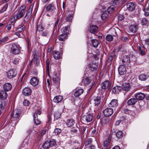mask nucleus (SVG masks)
I'll use <instances>...</instances> for the list:
<instances>
[{
  "instance_id": "obj_1",
  "label": "nucleus",
  "mask_w": 149,
  "mask_h": 149,
  "mask_svg": "<svg viewBox=\"0 0 149 149\" xmlns=\"http://www.w3.org/2000/svg\"><path fill=\"white\" fill-rule=\"evenodd\" d=\"M116 9L115 6L112 5L110 6L107 9V11H103V24L104 22H107L108 23V20L109 19L108 13H111L115 11ZM104 24H103V25Z\"/></svg>"
},
{
  "instance_id": "obj_2",
  "label": "nucleus",
  "mask_w": 149,
  "mask_h": 149,
  "mask_svg": "<svg viewBox=\"0 0 149 149\" xmlns=\"http://www.w3.org/2000/svg\"><path fill=\"white\" fill-rule=\"evenodd\" d=\"M21 111L19 109H15L13 110V115L11 114V119L12 123L15 125L16 124L19 119Z\"/></svg>"
},
{
  "instance_id": "obj_3",
  "label": "nucleus",
  "mask_w": 149,
  "mask_h": 149,
  "mask_svg": "<svg viewBox=\"0 0 149 149\" xmlns=\"http://www.w3.org/2000/svg\"><path fill=\"white\" fill-rule=\"evenodd\" d=\"M25 10V8L19 10L14 15L12 16L10 19L11 23H14L16 21L22 18L23 15V13Z\"/></svg>"
},
{
  "instance_id": "obj_4",
  "label": "nucleus",
  "mask_w": 149,
  "mask_h": 149,
  "mask_svg": "<svg viewBox=\"0 0 149 149\" xmlns=\"http://www.w3.org/2000/svg\"><path fill=\"white\" fill-rule=\"evenodd\" d=\"M10 53L14 55L18 54L20 52L21 47L19 45L16 43H12L10 45Z\"/></svg>"
},
{
  "instance_id": "obj_5",
  "label": "nucleus",
  "mask_w": 149,
  "mask_h": 149,
  "mask_svg": "<svg viewBox=\"0 0 149 149\" xmlns=\"http://www.w3.org/2000/svg\"><path fill=\"white\" fill-rule=\"evenodd\" d=\"M57 3L53 2L49 4H46L45 7V9L46 12L53 13L56 9Z\"/></svg>"
},
{
  "instance_id": "obj_6",
  "label": "nucleus",
  "mask_w": 149,
  "mask_h": 149,
  "mask_svg": "<svg viewBox=\"0 0 149 149\" xmlns=\"http://www.w3.org/2000/svg\"><path fill=\"white\" fill-rule=\"evenodd\" d=\"M41 112L40 109L37 110L34 113L33 116V120L34 123L36 125L40 124L41 122L38 118V115H39L41 114Z\"/></svg>"
},
{
  "instance_id": "obj_7",
  "label": "nucleus",
  "mask_w": 149,
  "mask_h": 149,
  "mask_svg": "<svg viewBox=\"0 0 149 149\" xmlns=\"http://www.w3.org/2000/svg\"><path fill=\"white\" fill-rule=\"evenodd\" d=\"M33 58L32 59L35 66H38L40 63V59L39 56L35 52L33 54Z\"/></svg>"
},
{
  "instance_id": "obj_8",
  "label": "nucleus",
  "mask_w": 149,
  "mask_h": 149,
  "mask_svg": "<svg viewBox=\"0 0 149 149\" xmlns=\"http://www.w3.org/2000/svg\"><path fill=\"white\" fill-rule=\"evenodd\" d=\"M39 79L35 76L32 77L29 81L30 84L33 87L37 86L39 84Z\"/></svg>"
},
{
  "instance_id": "obj_9",
  "label": "nucleus",
  "mask_w": 149,
  "mask_h": 149,
  "mask_svg": "<svg viewBox=\"0 0 149 149\" xmlns=\"http://www.w3.org/2000/svg\"><path fill=\"white\" fill-rule=\"evenodd\" d=\"M88 30L90 33L95 34L98 31V27L96 25L90 24Z\"/></svg>"
},
{
  "instance_id": "obj_10",
  "label": "nucleus",
  "mask_w": 149,
  "mask_h": 149,
  "mask_svg": "<svg viewBox=\"0 0 149 149\" xmlns=\"http://www.w3.org/2000/svg\"><path fill=\"white\" fill-rule=\"evenodd\" d=\"M32 93L31 89L29 87L24 88L22 90V93L25 96H29Z\"/></svg>"
},
{
  "instance_id": "obj_11",
  "label": "nucleus",
  "mask_w": 149,
  "mask_h": 149,
  "mask_svg": "<svg viewBox=\"0 0 149 149\" xmlns=\"http://www.w3.org/2000/svg\"><path fill=\"white\" fill-rule=\"evenodd\" d=\"M33 7V6H32L31 5L30 6L27 13L26 14L25 16L24 17V21H25V19L26 20H28L31 18V13Z\"/></svg>"
},
{
  "instance_id": "obj_12",
  "label": "nucleus",
  "mask_w": 149,
  "mask_h": 149,
  "mask_svg": "<svg viewBox=\"0 0 149 149\" xmlns=\"http://www.w3.org/2000/svg\"><path fill=\"white\" fill-rule=\"evenodd\" d=\"M7 73V77L11 79L16 76L17 73L14 70H10Z\"/></svg>"
},
{
  "instance_id": "obj_13",
  "label": "nucleus",
  "mask_w": 149,
  "mask_h": 149,
  "mask_svg": "<svg viewBox=\"0 0 149 149\" xmlns=\"http://www.w3.org/2000/svg\"><path fill=\"white\" fill-rule=\"evenodd\" d=\"M118 71L120 75H123L125 74L126 72L125 66L123 65H120L118 68Z\"/></svg>"
},
{
  "instance_id": "obj_14",
  "label": "nucleus",
  "mask_w": 149,
  "mask_h": 149,
  "mask_svg": "<svg viewBox=\"0 0 149 149\" xmlns=\"http://www.w3.org/2000/svg\"><path fill=\"white\" fill-rule=\"evenodd\" d=\"M97 66L96 63H92L88 65V68L87 69L91 70V72H93L97 70Z\"/></svg>"
},
{
  "instance_id": "obj_15",
  "label": "nucleus",
  "mask_w": 149,
  "mask_h": 149,
  "mask_svg": "<svg viewBox=\"0 0 149 149\" xmlns=\"http://www.w3.org/2000/svg\"><path fill=\"white\" fill-rule=\"evenodd\" d=\"M113 109L109 108L106 109L103 111V113L104 115L108 117L111 116L113 114Z\"/></svg>"
},
{
  "instance_id": "obj_16",
  "label": "nucleus",
  "mask_w": 149,
  "mask_h": 149,
  "mask_svg": "<svg viewBox=\"0 0 149 149\" xmlns=\"http://www.w3.org/2000/svg\"><path fill=\"white\" fill-rule=\"evenodd\" d=\"M134 96L136 99L138 100H142L145 97V95L144 94L141 92H138L134 94Z\"/></svg>"
},
{
  "instance_id": "obj_17",
  "label": "nucleus",
  "mask_w": 149,
  "mask_h": 149,
  "mask_svg": "<svg viewBox=\"0 0 149 149\" xmlns=\"http://www.w3.org/2000/svg\"><path fill=\"white\" fill-rule=\"evenodd\" d=\"M113 32V33L111 34H109L107 35L106 37V40L109 41H111L113 39V36H116V33L114 29L111 30Z\"/></svg>"
},
{
  "instance_id": "obj_18",
  "label": "nucleus",
  "mask_w": 149,
  "mask_h": 149,
  "mask_svg": "<svg viewBox=\"0 0 149 149\" xmlns=\"http://www.w3.org/2000/svg\"><path fill=\"white\" fill-rule=\"evenodd\" d=\"M127 10L130 11H133L135 9V4L133 2H128L127 5Z\"/></svg>"
},
{
  "instance_id": "obj_19",
  "label": "nucleus",
  "mask_w": 149,
  "mask_h": 149,
  "mask_svg": "<svg viewBox=\"0 0 149 149\" xmlns=\"http://www.w3.org/2000/svg\"><path fill=\"white\" fill-rule=\"evenodd\" d=\"M122 62L124 65H126L129 64L130 60L129 57L128 56H125L122 58Z\"/></svg>"
},
{
  "instance_id": "obj_20",
  "label": "nucleus",
  "mask_w": 149,
  "mask_h": 149,
  "mask_svg": "<svg viewBox=\"0 0 149 149\" xmlns=\"http://www.w3.org/2000/svg\"><path fill=\"white\" fill-rule=\"evenodd\" d=\"M138 29V26L137 24L131 25L129 27L130 31L133 33H136Z\"/></svg>"
},
{
  "instance_id": "obj_21",
  "label": "nucleus",
  "mask_w": 149,
  "mask_h": 149,
  "mask_svg": "<svg viewBox=\"0 0 149 149\" xmlns=\"http://www.w3.org/2000/svg\"><path fill=\"white\" fill-rule=\"evenodd\" d=\"M74 12L72 11L70 13H69L68 15L66 16L65 17V20L67 22H68L71 23L72 22V19L73 17Z\"/></svg>"
},
{
  "instance_id": "obj_22",
  "label": "nucleus",
  "mask_w": 149,
  "mask_h": 149,
  "mask_svg": "<svg viewBox=\"0 0 149 149\" xmlns=\"http://www.w3.org/2000/svg\"><path fill=\"white\" fill-rule=\"evenodd\" d=\"M3 89L5 91H10L12 88V86L10 83H6L3 85Z\"/></svg>"
},
{
  "instance_id": "obj_23",
  "label": "nucleus",
  "mask_w": 149,
  "mask_h": 149,
  "mask_svg": "<svg viewBox=\"0 0 149 149\" xmlns=\"http://www.w3.org/2000/svg\"><path fill=\"white\" fill-rule=\"evenodd\" d=\"M70 23H69V25L67 26L64 27L63 29V34L68 35L70 33Z\"/></svg>"
},
{
  "instance_id": "obj_24",
  "label": "nucleus",
  "mask_w": 149,
  "mask_h": 149,
  "mask_svg": "<svg viewBox=\"0 0 149 149\" xmlns=\"http://www.w3.org/2000/svg\"><path fill=\"white\" fill-rule=\"evenodd\" d=\"M83 119L86 120L87 122H90L91 121L93 118V116L92 114H88L84 116L83 117Z\"/></svg>"
},
{
  "instance_id": "obj_25",
  "label": "nucleus",
  "mask_w": 149,
  "mask_h": 149,
  "mask_svg": "<svg viewBox=\"0 0 149 149\" xmlns=\"http://www.w3.org/2000/svg\"><path fill=\"white\" fill-rule=\"evenodd\" d=\"M8 95L7 93L4 91H1L0 92V99L2 100H5L7 97Z\"/></svg>"
},
{
  "instance_id": "obj_26",
  "label": "nucleus",
  "mask_w": 149,
  "mask_h": 149,
  "mask_svg": "<svg viewBox=\"0 0 149 149\" xmlns=\"http://www.w3.org/2000/svg\"><path fill=\"white\" fill-rule=\"evenodd\" d=\"M101 113L100 112L98 113L97 116V118L98 120L100 121V123L99 124L98 126V130H99V128L100 127V130H102V118H101Z\"/></svg>"
},
{
  "instance_id": "obj_27",
  "label": "nucleus",
  "mask_w": 149,
  "mask_h": 149,
  "mask_svg": "<svg viewBox=\"0 0 149 149\" xmlns=\"http://www.w3.org/2000/svg\"><path fill=\"white\" fill-rule=\"evenodd\" d=\"M101 113L100 112L98 113L97 116V118L98 120L100 121V123L99 124L98 126V130H99V128L100 127V130H102V118H101Z\"/></svg>"
},
{
  "instance_id": "obj_28",
  "label": "nucleus",
  "mask_w": 149,
  "mask_h": 149,
  "mask_svg": "<svg viewBox=\"0 0 149 149\" xmlns=\"http://www.w3.org/2000/svg\"><path fill=\"white\" fill-rule=\"evenodd\" d=\"M84 91V90L82 89H77L74 92V95L76 97H78L83 93Z\"/></svg>"
},
{
  "instance_id": "obj_29",
  "label": "nucleus",
  "mask_w": 149,
  "mask_h": 149,
  "mask_svg": "<svg viewBox=\"0 0 149 149\" xmlns=\"http://www.w3.org/2000/svg\"><path fill=\"white\" fill-rule=\"evenodd\" d=\"M60 78L59 77L57 76L55 73H54L52 77V80L55 84H57L58 85L59 83Z\"/></svg>"
},
{
  "instance_id": "obj_30",
  "label": "nucleus",
  "mask_w": 149,
  "mask_h": 149,
  "mask_svg": "<svg viewBox=\"0 0 149 149\" xmlns=\"http://www.w3.org/2000/svg\"><path fill=\"white\" fill-rule=\"evenodd\" d=\"M53 56L54 58L56 60L61 58L62 56L59 52L55 51L53 52Z\"/></svg>"
},
{
  "instance_id": "obj_31",
  "label": "nucleus",
  "mask_w": 149,
  "mask_h": 149,
  "mask_svg": "<svg viewBox=\"0 0 149 149\" xmlns=\"http://www.w3.org/2000/svg\"><path fill=\"white\" fill-rule=\"evenodd\" d=\"M110 87V84L109 81L106 80L103 82V89H107L108 90Z\"/></svg>"
},
{
  "instance_id": "obj_32",
  "label": "nucleus",
  "mask_w": 149,
  "mask_h": 149,
  "mask_svg": "<svg viewBox=\"0 0 149 149\" xmlns=\"http://www.w3.org/2000/svg\"><path fill=\"white\" fill-rule=\"evenodd\" d=\"M91 81V80L88 77H86L84 78L81 81V84L83 85H86L89 84Z\"/></svg>"
},
{
  "instance_id": "obj_33",
  "label": "nucleus",
  "mask_w": 149,
  "mask_h": 149,
  "mask_svg": "<svg viewBox=\"0 0 149 149\" xmlns=\"http://www.w3.org/2000/svg\"><path fill=\"white\" fill-rule=\"evenodd\" d=\"M122 90V88L120 86H116L114 87L112 89V92L114 93H118Z\"/></svg>"
},
{
  "instance_id": "obj_34",
  "label": "nucleus",
  "mask_w": 149,
  "mask_h": 149,
  "mask_svg": "<svg viewBox=\"0 0 149 149\" xmlns=\"http://www.w3.org/2000/svg\"><path fill=\"white\" fill-rule=\"evenodd\" d=\"M118 105V100L116 99L112 100L109 104L110 107H116Z\"/></svg>"
},
{
  "instance_id": "obj_35",
  "label": "nucleus",
  "mask_w": 149,
  "mask_h": 149,
  "mask_svg": "<svg viewBox=\"0 0 149 149\" xmlns=\"http://www.w3.org/2000/svg\"><path fill=\"white\" fill-rule=\"evenodd\" d=\"M137 102V99L135 98H132L128 101L127 103L128 105H134Z\"/></svg>"
},
{
  "instance_id": "obj_36",
  "label": "nucleus",
  "mask_w": 149,
  "mask_h": 149,
  "mask_svg": "<svg viewBox=\"0 0 149 149\" xmlns=\"http://www.w3.org/2000/svg\"><path fill=\"white\" fill-rule=\"evenodd\" d=\"M74 123V121L72 119H68L66 122V124L68 127H71Z\"/></svg>"
},
{
  "instance_id": "obj_37",
  "label": "nucleus",
  "mask_w": 149,
  "mask_h": 149,
  "mask_svg": "<svg viewBox=\"0 0 149 149\" xmlns=\"http://www.w3.org/2000/svg\"><path fill=\"white\" fill-rule=\"evenodd\" d=\"M67 35L65 34H62L60 35L58 37V39L60 41H65L67 38Z\"/></svg>"
},
{
  "instance_id": "obj_38",
  "label": "nucleus",
  "mask_w": 149,
  "mask_h": 149,
  "mask_svg": "<svg viewBox=\"0 0 149 149\" xmlns=\"http://www.w3.org/2000/svg\"><path fill=\"white\" fill-rule=\"evenodd\" d=\"M99 44V42L98 40L95 39L92 40L91 43L93 46L95 47H97Z\"/></svg>"
},
{
  "instance_id": "obj_39",
  "label": "nucleus",
  "mask_w": 149,
  "mask_h": 149,
  "mask_svg": "<svg viewBox=\"0 0 149 149\" xmlns=\"http://www.w3.org/2000/svg\"><path fill=\"white\" fill-rule=\"evenodd\" d=\"M130 85L129 83H124L121 86L122 89L126 91H128L130 89Z\"/></svg>"
},
{
  "instance_id": "obj_40",
  "label": "nucleus",
  "mask_w": 149,
  "mask_h": 149,
  "mask_svg": "<svg viewBox=\"0 0 149 149\" xmlns=\"http://www.w3.org/2000/svg\"><path fill=\"white\" fill-rule=\"evenodd\" d=\"M138 49L139 54L141 55H144L145 54V48L144 47L140 45L138 47Z\"/></svg>"
},
{
  "instance_id": "obj_41",
  "label": "nucleus",
  "mask_w": 149,
  "mask_h": 149,
  "mask_svg": "<svg viewBox=\"0 0 149 149\" xmlns=\"http://www.w3.org/2000/svg\"><path fill=\"white\" fill-rule=\"evenodd\" d=\"M63 99V97L61 96H56L53 99V101L56 103H59Z\"/></svg>"
},
{
  "instance_id": "obj_42",
  "label": "nucleus",
  "mask_w": 149,
  "mask_h": 149,
  "mask_svg": "<svg viewBox=\"0 0 149 149\" xmlns=\"http://www.w3.org/2000/svg\"><path fill=\"white\" fill-rule=\"evenodd\" d=\"M46 72L48 75H49L50 72L49 60L47 58L46 61Z\"/></svg>"
},
{
  "instance_id": "obj_43",
  "label": "nucleus",
  "mask_w": 149,
  "mask_h": 149,
  "mask_svg": "<svg viewBox=\"0 0 149 149\" xmlns=\"http://www.w3.org/2000/svg\"><path fill=\"white\" fill-rule=\"evenodd\" d=\"M110 120L109 118L108 117L104 118L103 120V124H104V125H109L110 123ZM104 125L103 124V125Z\"/></svg>"
},
{
  "instance_id": "obj_44",
  "label": "nucleus",
  "mask_w": 149,
  "mask_h": 149,
  "mask_svg": "<svg viewBox=\"0 0 149 149\" xmlns=\"http://www.w3.org/2000/svg\"><path fill=\"white\" fill-rule=\"evenodd\" d=\"M128 0H114L113 3L116 5L120 3L121 4H123L127 2Z\"/></svg>"
},
{
  "instance_id": "obj_45",
  "label": "nucleus",
  "mask_w": 149,
  "mask_h": 149,
  "mask_svg": "<svg viewBox=\"0 0 149 149\" xmlns=\"http://www.w3.org/2000/svg\"><path fill=\"white\" fill-rule=\"evenodd\" d=\"M25 29V25L24 24H23L20 27L18 28L17 30L19 32H20L21 33L23 34Z\"/></svg>"
},
{
  "instance_id": "obj_46",
  "label": "nucleus",
  "mask_w": 149,
  "mask_h": 149,
  "mask_svg": "<svg viewBox=\"0 0 149 149\" xmlns=\"http://www.w3.org/2000/svg\"><path fill=\"white\" fill-rule=\"evenodd\" d=\"M100 98L99 97H97L93 99V102L95 106L100 104Z\"/></svg>"
},
{
  "instance_id": "obj_47",
  "label": "nucleus",
  "mask_w": 149,
  "mask_h": 149,
  "mask_svg": "<svg viewBox=\"0 0 149 149\" xmlns=\"http://www.w3.org/2000/svg\"><path fill=\"white\" fill-rule=\"evenodd\" d=\"M148 78L147 76L144 74L140 75L139 77V79L141 81H145Z\"/></svg>"
},
{
  "instance_id": "obj_48",
  "label": "nucleus",
  "mask_w": 149,
  "mask_h": 149,
  "mask_svg": "<svg viewBox=\"0 0 149 149\" xmlns=\"http://www.w3.org/2000/svg\"><path fill=\"white\" fill-rule=\"evenodd\" d=\"M111 138V137L110 136H109L108 138V139L104 142L103 143L104 147H108V146L109 144Z\"/></svg>"
},
{
  "instance_id": "obj_49",
  "label": "nucleus",
  "mask_w": 149,
  "mask_h": 149,
  "mask_svg": "<svg viewBox=\"0 0 149 149\" xmlns=\"http://www.w3.org/2000/svg\"><path fill=\"white\" fill-rule=\"evenodd\" d=\"M49 142L50 144L49 145L50 147H52L53 146H56L57 145L56 141L54 139H52L50 140Z\"/></svg>"
},
{
  "instance_id": "obj_50",
  "label": "nucleus",
  "mask_w": 149,
  "mask_h": 149,
  "mask_svg": "<svg viewBox=\"0 0 149 149\" xmlns=\"http://www.w3.org/2000/svg\"><path fill=\"white\" fill-rule=\"evenodd\" d=\"M116 136L118 139L121 138L123 137V133L122 131H118L116 133Z\"/></svg>"
},
{
  "instance_id": "obj_51",
  "label": "nucleus",
  "mask_w": 149,
  "mask_h": 149,
  "mask_svg": "<svg viewBox=\"0 0 149 149\" xmlns=\"http://www.w3.org/2000/svg\"><path fill=\"white\" fill-rule=\"evenodd\" d=\"M8 3H6L5 5L3 6L1 10H0V14L2 13L4 11H6L8 7Z\"/></svg>"
},
{
  "instance_id": "obj_52",
  "label": "nucleus",
  "mask_w": 149,
  "mask_h": 149,
  "mask_svg": "<svg viewBox=\"0 0 149 149\" xmlns=\"http://www.w3.org/2000/svg\"><path fill=\"white\" fill-rule=\"evenodd\" d=\"M49 145V141H47L43 143L42 146L45 149H47L50 148Z\"/></svg>"
},
{
  "instance_id": "obj_53",
  "label": "nucleus",
  "mask_w": 149,
  "mask_h": 149,
  "mask_svg": "<svg viewBox=\"0 0 149 149\" xmlns=\"http://www.w3.org/2000/svg\"><path fill=\"white\" fill-rule=\"evenodd\" d=\"M9 38L8 37L6 36L0 39V45L2 44H4L8 40Z\"/></svg>"
},
{
  "instance_id": "obj_54",
  "label": "nucleus",
  "mask_w": 149,
  "mask_h": 149,
  "mask_svg": "<svg viewBox=\"0 0 149 149\" xmlns=\"http://www.w3.org/2000/svg\"><path fill=\"white\" fill-rule=\"evenodd\" d=\"M37 30L39 31H42L44 29V28L42 24L38 25L37 27Z\"/></svg>"
},
{
  "instance_id": "obj_55",
  "label": "nucleus",
  "mask_w": 149,
  "mask_h": 149,
  "mask_svg": "<svg viewBox=\"0 0 149 149\" xmlns=\"http://www.w3.org/2000/svg\"><path fill=\"white\" fill-rule=\"evenodd\" d=\"M113 56H114V54L113 53H111V54L109 57L106 62V63H110V64H111V63L113 60Z\"/></svg>"
},
{
  "instance_id": "obj_56",
  "label": "nucleus",
  "mask_w": 149,
  "mask_h": 149,
  "mask_svg": "<svg viewBox=\"0 0 149 149\" xmlns=\"http://www.w3.org/2000/svg\"><path fill=\"white\" fill-rule=\"evenodd\" d=\"M149 21L147 20L146 18H143L141 20V23L142 25H146V24H148Z\"/></svg>"
},
{
  "instance_id": "obj_57",
  "label": "nucleus",
  "mask_w": 149,
  "mask_h": 149,
  "mask_svg": "<svg viewBox=\"0 0 149 149\" xmlns=\"http://www.w3.org/2000/svg\"><path fill=\"white\" fill-rule=\"evenodd\" d=\"M108 68H106L105 69H104L103 71V76L104 75V77H107L108 78H109V73L108 72Z\"/></svg>"
},
{
  "instance_id": "obj_58",
  "label": "nucleus",
  "mask_w": 149,
  "mask_h": 149,
  "mask_svg": "<svg viewBox=\"0 0 149 149\" xmlns=\"http://www.w3.org/2000/svg\"><path fill=\"white\" fill-rule=\"evenodd\" d=\"M144 15L146 16L149 15V6L146 8L144 10Z\"/></svg>"
},
{
  "instance_id": "obj_59",
  "label": "nucleus",
  "mask_w": 149,
  "mask_h": 149,
  "mask_svg": "<svg viewBox=\"0 0 149 149\" xmlns=\"http://www.w3.org/2000/svg\"><path fill=\"white\" fill-rule=\"evenodd\" d=\"M93 141L92 139L91 138H88L87 139L86 143L85 145L88 146Z\"/></svg>"
},
{
  "instance_id": "obj_60",
  "label": "nucleus",
  "mask_w": 149,
  "mask_h": 149,
  "mask_svg": "<svg viewBox=\"0 0 149 149\" xmlns=\"http://www.w3.org/2000/svg\"><path fill=\"white\" fill-rule=\"evenodd\" d=\"M7 104V102L6 101H3L2 102L1 104L0 108L2 109H3L5 108V107Z\"/></svg>"
},
{
  "instance_id": "obj_61",
  "label": "nucleus",
  "mask_w": 149,
  "mask_h": 149,
  "mask_svg": "<svg viewBox=\"0 0 149 149\" xmlns=\"http://www.w3.org/2000/svg\"><path fill=\"white\" fill-rule=\"evenodd\" d=\"M55 134L58 135L61 132V130L60 129L56 128L54 131Z\"/></svg>"
},
{
  "instance_id": "obj_62",
  "label": "nucleus",
  "mask_w": 149,
  "mask_h": 149,
  "mask_svg": "<svg viewBox=\"0 0 149 149\" xmlns=\"http://www.w3.org/2000/svg\"><path fill=\"white\" fill-rule=\"evenodd\" d=\"M47 129L46 128H44L39 134V135L40 136H43L47 132Z\"/></svg>"
},
{
  "instance_id": "obj_63",
  "label": "nucleus",
  "mask_w": 149,
  "mask_h": 149,
  "mask_svg": "<svg viewBox=\"0 0 149 149\" xmlns=\"http://www.w3.org/2000/svg\"><path fill=\"white\" fill-rule=\"evenodd\" d=\"M49 34V32L47 31L46 30L42 32V35L43 36L47 37Z\"/></svg>"
},
{
  "instance_id": "obj_64",
  "label": "nucleus",
  "mask_w": 149,
  "mask_h": 149,
  "mask_svg": "<svg viewBox=\"0 0 149 149\" xmlns=\"http://www.w3.org/2000/svg\"><path fill=\"white\" fill-rule=\"evenodd\" d=\"M23 104L24 106H27L29 105L30 102L29 101L27 100H24L23 102Z\"/></svg>"
}]
</instances>
